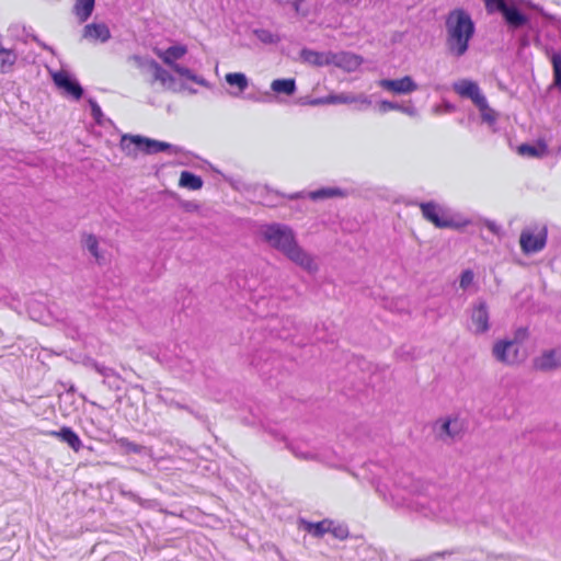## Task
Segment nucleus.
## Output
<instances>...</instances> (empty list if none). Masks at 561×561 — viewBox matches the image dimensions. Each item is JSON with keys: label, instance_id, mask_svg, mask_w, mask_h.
I'll use <instances>...</instances> for the list:
<instances>
[{"label": "nucleus", "instance_id": "obj_1", "mask_svg": "<svg viewBox=\"0 0 561 561\" xmlns=\"http://www.w3.org/2000/svg\"><path fill=\"white\" fill-rule=\"evenodd\" d=\"M390 503L428 518L447 520L451 517V505L440 497V491L435 485H424L420 481L412 482L404 490L396 489L390 494Z\"/></svg>", "mask_w": 561, "mask_h": 561}, {"label": "nucleus", "instance_id": "obj_2", "mask_svg": "<svg viewBox=\"0 0 561 561\" xmlns=\"http://www.w3.org/2000/svg\"><path fill=\"white\" fill-rule=\"evenodd\" d=\"M262 239L288 260L308 272H316L318 265L313 257L297 242L294 230L284 224H266L260 229Z\"/></svg>", "mask_w": 561, "mask_h": 561}, {"label": "nucleus", "instance_id": "obj_3", "mask_svg": "<svg viewBox=\"0 0 561 561\" xmlns=\"http://www.w3.org/2000/svg\"><path fill=\"white\" fill-rule=\"evenodd\" d=\"M445 26L447 51L455 58L462 57L476 33L473 20L466 10L455 9L448 13Z\"/></svg>", "mask_w": 561, "mask_h": 561}, {"label": "nucleus", "instance_id": "obj_4", "mask_svg": "<svg viewBox=\"0 0 561 561\" xmlns=\"http://www.w3.org/2000/svg\"><path fill=\"white\" fill-rule=\"evenodd\" d=\"M121 148L127 156H135L136 151L146 154H156L162 151L182 152L181 147L140 135H124L121 139Z\"/></svg>", "mask_w": 561, "mask_h": 561}, {"label": "nucleus", "instance_id": "obj_5", "mask_svg": "<svg viewBox=\"0 0 561 561\" xmlns=\"http://www.w3.org/2000/svg\"><path fill=\"white\" fill-rule=\"evenodd\" d=\"M420 208L423 217L437 228H458L460 226L435 202L421 203Z\"/></svg>", "mask_w": 561, "mask_h": 561}, {"label": "nucleus", "instance_id": "obj_6", "mask_svg": "<svg viewBox=\"0 0 561 561\" xmlns=\"http://www.w3.org/2000/svg\"><path fill=\"white\" fill-rule=\"evenodd\" d=\"M547 240V227H542L536 234L531 229L525 228L520 232L519 244L524 254H534L545 249Z\"/></svg>", "mask_w": 561, "mask_h": 561}, {"label": "nucleus", "instance_id": "obj_7", "mask_svg": "<svg viewBox=\"0 0 561 561\" xmlns=\"http://www.w3.org/2000/svg\"><path fill=\"white\" fill-rule=\"evenodd\" d=\"M471 330L476 334H483L490 329V313L489 307L485 300L478 299L470 312Z\"/></svg>", "mask_w": 561, "mask_h": 561}, {"label": "nucleus", "instance_id": "obj_8", "mask_svg": "<svg viewBox=\"0 0 561 561\" xmlns=\"http://www.w3.org/2000/svg\"><path fill=\"white\" fill-rule=\"evenodd\" d=\"M492 355L497 362L506 365H514L520 360L518 345L507 340L497 341L493 345Z\"/></svg>", "mask_w": 561, "mask_h": 561}, {"label": "nucleus", "instance_id": "obj_9", "mask_svg": "<svg viewBox=\"0 0 561 561\" xmlns=\"http://www.w3.org/2000/svg\"><path fill=\"white\" fill-rule=\"evenodd\" d=\"M453 90L460 96L470 99L476 106H484L485 95L481 92L477 82L462 79L453 84Z\"/></svg>", "mask_w": 561, "mask_h": 561}, {"label": "nucleus", "instance_id": "obj_10", "mask_svg": "<svg viewBox=\"0 0 561 561\" xmlns=\"http://www.w3.org/2000/svg\"><path fill=\"white\" fill-rule=\"evenodd\" d=\"M53 81L58 89L64 90L75 100H80L83 95V88L69 72L59 70L53 75Z\"/></svg>", "mask_w": 561, "mask_h": 561}, {"label": "nucleus", "instance_id": "obj_11", "mask_svg": "<svg viewBox=\"0 0 561 561\" xmlns=\"http://www.w3.org/2000/svg\"><path fill=\"white\" fill-rule=\"evenodd\" d=\"M378 85L387 91L396 94H409L417 90V84L410 76L400 79H381Z\"/></svg>", "mask_w": 561, "mask_h": 561}, {"label": "nucleus", "instance_id": "obj_12", "mask_svg": "<svg viewBox=\"0 0 561 561\" xmlns=\"http://www.w3.org/2000/svg\"><path fill=\"white\" fill-rule=\"evenodd\" d=\"M149 70L152 72L153 80L159 81L163 88L171 91H179L175 78L163 67H161L154 59L147 61Z\"/></svg>", "mask_w": 561, "mask_h": 561}, {"label": "nucleus", "instance_id": "obj_13", "mask_svg": "<svg viewBox=\"0 0 561 561\" xmlns=\"http://www.w3.org/2000/svg\"><path fill=\"white\" fill-rule=\"evenodd\" d=\"M363 62V58L350 51L333 53L331 65L342 68L348 72L356 70Z\"/></svg>", "mask_w": 561, "mask_h": 561}, {"label": "nucleus", "instance_id": "obj_14", "mask_svg": "<svg viewBox=\"0 0 561 561\" xmlns=\"http://www.w3.org/2000/svg\"><path fill=\"white\" fill-rule=\"evenodd\" d=\"M329 104H359L358 110L367 108L370 106L371 101L369 98L364 94H353V93H339V94H329Z\"/></svg>", "mask_w": 561, "mask_h": 561}, {"label": "nucleus", "instance_id": "obj_15", "mask_svg": "<svg viewBox=\"0 0 561 561\" xmlns=\"http://www.w3.org/2000/svg\"><path fill=\"white\" fill-rule=\"evenodd\" d=\"M48 435L58 438L60 442L67 444L75 453L84 448L79 435L69 426H62L58 431H50Z\"/></svg>", "mask_w": 561, "mask_h": 561}, {"label": "nucleus", "instance_id": "obj_16", "mask_svg": "<svg viewBox=\"0 0 561 561\" xmlns=\"http://www.w3.org/2000/svg\"><path fill=\"white\" fill-rule=\"evenodd\" d=\"M82 36L90 42L106 43L111 38V31L105 23H90L83 27Z\"/></svg>", "mask_w": 561, "mask_h": 561}, {"label": "nucleus", "instance_id": "obj_17", "mask_svg": "<svg viewBox=\"0 0 561 561\" xmlns=\"http://www.w3.org/2000/svg\"><path fill=\"white\" fill-rule=\"evenodd\" d=\"M505 23L514 30L520 28L525 26L529 19L526 14H524L516 5L507 4L504 10L501 12Z\"/></svg>", "mask_w": 561, "mask_h": 561}, {"label": "nucleus", "instance_id": "obj_18", "mask_svg": "<svg viewBox=\"0 0 561 561\" xmlns=\"http://www.w3.org/2000/svg\"><path fill=\"white\" fill-rule=\"evenodd\" d=\"M332 51H317L310 48L300 50V58L304 62L314 67H323L331 65Z\"/></svg>", "mask_w": 561, "mask_h": 561}, {"label": "nucleus", "instance_id": "obj_19", "mask_svg": "<svg viewBox=\"0 0 561 561\" xmlns=\"http://www.w3.org/2000/svg\"><path fill=\"white\" fill-rule=\"evenodd\" d=\"M561 366V351L551 350L545 352L535 359V367L541 371L553 370Z\"/></svg>", "mask_w": 561, "mask_h": 561}, {"label": "nucleus", "instance_id": "obj_20", "mask_svg": "<svg viewBox=\"0 0 561 561\" xmlns=\"http://www.w3.org/2000/svg\"><path fill=\"white\" fill-rule=\"evenodd\" d=\"M517 152L524 157L542 158L548 153V145L543 140L536 144H522L517 148Z\"/></svg>", "mask_w": 561, "mask_h": 561}, {"label": "nucleus", "instance_id": "obj_21", "mask_svg": "<svg viewBox=\"0 0 561 561\" xmlns=\"http://www.w3.org/2000/svg\"><path fill=\"white\" fill-rule=\"evenodd\" d=\"M378 110L380 113H387L389 111H400L411 117L419 115L417 108L410 102L409 104H399L397 102L382 100L378 103Z\"/></svg>", "mask_w": 561, "mask_h": 561}, {"label": "nucleus", "instance_id": "obj_22", "mask_svg": "<svg viewBox=\"0 0 561 561\" xmlns=\"http://www.w3.org/2000/svg\"><path fill=\"white\" fill-rule=\"evenodd\" d=\"M301 524L304 526V529L312 535L313 537L320 538L324 534L329 533L331 529V526L333 525V520L331 519H323L318 523L301 520Z\"/></svg>", "mask_w": 561, "mask_h": 561}, {"label": "nucleus", "instance_id": "obj_23", "mask_svg": "<svg viewBox=\"0 0 561 561\" xmlns=\"http://www.w3.org/2000/svg\"><path fill=\"white\" fill-rule=\"evenodd\" d=\"M94 5L95 0H76L72 11L79 22L83 23L91 16Z\"/></svg>", "mask_w": 561, "mask_h": 561}, {"label": "nucleus", "instance_id": "obj_24", "mask_svg": "<svg viewBox=\"0 0 561 561\" xmlns=\"http://www.w3.org/2000/svg\"><path fill=\"white\" fill-rule=\"evenodd\" d=\"M309 198L312 201L328 199L333 197H345L346 191L339 187H321L309 192Z\"/></svg>", "mask_w": 561, "mask_h": 561}, {"label": "nucleus", "instance_id": "obj_25", "mask_svg": "<svg viewBox=\"0 0 561 561\" xmlns=\"http://www.w3.org/2000/svg\"><path fill=\"white\" fill-rule=\"evenodd\" d=\"M187 49L184 45H173L167 48L163 53L159 54L160 58L169 67L176 64V60L186 54Z\"/></svg>", "mask_w": 561, "mask_h": 561}, {"label": "nucleus", "instance_id": "obj_26", "mask_svg": "<svg viewBox=\"0 0 561 561\" xmlns=\"http://www.w3.org/2000/svg\"><path fill=\"white\" fill-rule=\"evenodd\" d=\"M435 431L440 439L445 440L446 437L449 439H455L458 435V430L455 428V425L450 420H440L435 423Z\"/></svg>", "mask_w": 561, "mask_h": 561}, {"label": "nucleus", "instance_id": "obj_27", "mask_svg": "<svg viewBox=\"0 0 561 561\" xmlns=\"http://www.w3.org/2000/svg\"><path fill=\"white\" fill-rule=\"evenodd\" d=\"M203 180L190 171H182L180 175L179 185L188 190L197 191L203 187Z\"/></svg>", "mask_w": 561, "mask_h": 561}, {"label": "nucleus", "instance_id": "obj_28", "mask_svg": "<svg viewBox=\"0 0 561 561\" xmlns=\"http://www.w3.org/2000/svg\"><path fill=\"white\" fill-rule=\"evenodd\" d=\"M272 91L279 94L293 95L296 92V81L293 78L276 79L271 84Z\"/></svg>", "mask_w": 561, "mask_h": 561}, {"label": "nucleus", "instance_id": "obj_29", "mask_svg": "<svg viewBox=\"0 0 561 561\" xmlns=\"http://www.w3.org/2000/svg\"><path fill=\"white\" fill-rule=\"evenodd\" d=\"M225 79L230 87H236L239 93L244 92L249 87V79L242 72L227 73Z\"/></svg>", "mask_w": 561, "mask_h": 561}, {"label": "nucleus", "instance_id": "obj_30", "mask_svg": "<svg viewBox=\"0 0 561 561\" xmlns=\"http://www.w3.org/2000/svg\"><path fill=\"white\" fill-rule=\"evenodd\" d=\"M172 70H174L176 73H179L181 77L186 78L187 80H191L199 85L206 87L207 80L203 77H199L195 75L190 68L182 66L180 64H174L170 66Z\"/></svg>", "mask_w": 561, "mask_h": 561}, {"label": "nucleus", "instance_id": "obj_31", "mask_svg": "<svg viewBox=\"0 0 561 561\" xmlns=\"http://www.w3.org/2000/svg\"><path fill=\"white\" fill-rule=\"evenodd\" d=\"M253 34L261 43L266 45H276L280 42L279 35L274 34L266 28H255L253 30Z\"/></svg>", "mask_w": 561, "mask_h": 561}, {"label": "nucleus", "instance_id": "obj_32", "mask_svg": "<svg viewBox=\"0 0 561 561\" xmlns=\"http://www.w3.org/2000/svg\"><path fill=\"white\" fill-rule=\"evenodd\" d=\"M16 55L11 49H0V71L7 72L15 62Z\"/></svg>", "mask_w": 561, "mask_h": 561}, {"label": "nucleus", "instance_id": "obj_33", "mask_svg": "<svg viewBox=\"0 0 561 561\" xmlns=\"http://www.w3.org/2000/svg\"><path fill=\"white\" fill-rule=\"evenodd\" d=\"M288 448L299 459L312 460L316 458V454L301 444L290 443Z\"/></svg>", "mask_w": 561, "mask_h": 561}, {"label": "nucleus", "instance_id": "obj_34", "mask_svg": "<svg viewBox=\"0 0 561 561\" xmlns=\"http://www.w3.org/2000/svg\"><path fill=\"white\" fill-rule=\"evenodd\" d=\"M117 444L121 448L125 450L126 454H136L140 455L145 451L146 447L139 444H136L131 440H129L126 437H122L117 439Z\"/></svg>", "mask_w": 561, "mask_h": 561}, {"label": "nucleus", "instance_id": "obj_35", "mask_svg": "<svg viewBox=\"0 0 561 561\" xmlns=\"http://www.w3.org/2000/svg\"><path fill=\"white\" fill-rule=\"evenodd\" d=\"M83 245L96 261L101 260L102 256L99 252V241L94 234H87L83 240Z\"/></svg>", "mask_w": 561, "mask_h": 561}, {"label": "nucleus", "instance_id": "obj_36", "mask_svg": "<svg viewBox=\"0 0 561 561\" xmlns=\"http://www.w3.org/2000/svg\"><path fill=\"white\" fill-rule=\"evenodd\" d=\"M481 113V118L484 123L493 125L496 122L497 115L493 108L489 106L486 98H484V106H477Z\"/></svg>", "mask_w": 561, "mask_h": 561}, {"label": "nucleus", "instance_id": "obj_37", "mask_svg": "<svg viewBox=\"0 0 561 561\" xmlns=\"http://www.w3.org/2000/svg\"><path fill=\"white\" fill-rule=\"evenodd\" d=\"M170 368L174 371V373H180V371H183V373H191L194 368L193 366V363L187 359V358H183V357H179L176 358L171 365H170Z\"/></svg>", "mask_w": 561, "mask_h": 561}, {"label": "nucleus", "instance_id": "obj_38", "mask_svg": "<svg viewBox=\"0 0 561 561\" xmlns=\"http://www.w3.org/2000/svg\"><path fill=\"white\" fill-rule=\"evenodd\" d=\"M553 67V81L554 84L561 89V53H553L551 57Z\"/></svg>", "mask_w": 561, "mask_h": 561}, {"label": "nucleus", "instance_id": "obj_39", "mask_svg": "<svg viewBox=\"0 0 561 561\" xmlns=\"http://www.w3.org/2000/svg\"><path fill=\"white\" fill-rule=\"evenodd\" d=\"M88 103H89V106H90V110H91V115L93 117V119L95 121V123L98 125H103L105 121H107L100 107V105L98 104V102L94 100V99H89L88 100Z\"/></svg>", "mask_w": 561, "mask_h": 561}, {"label": "nucleus", "instance_id": "obj_40", "mask_svg": "<svg viewBox=\"0 0 561 561\" xmlns=\"http://www.w3.org/2000/svg\"><path fill=\"white\" fill-rule=\"evenodd\" d=\"M329 533L340 540L346 539L350 536L348 527L344 524H335V522H333Z\"/></svg>", "mask_w": 561, "mask_h": 561}, {"label": "nucleus", "instance_id": "obj_41", "mask_svg": "<svg viewBox=\"0 0 561 561\" xmlns=\"http://www.w3.org/2000/svg\"><path fill=\"white\" fill-rule=\"evenodd\" d=\"M474 280V273L470 268L462 271L459 277V286L463 290L468 289Z\"/></svg>", "mask_w": 561, "mask_h": 561}, {"label": "nucleus", "instance_id": "obj_42", "mask_svg": "<svg viewBox=\"0 0 561 561\" xmlns=\"http://www.w3.org/2000/svg\"><path fill=\"white\" fill-rule=\"evenodd\" d=\"M488 13L502 12L507 5L505 0H483Z\"/></svg>", "mask_w": 561, "mask_h": 561}, {"label": "nucleus", "instance_id": "obj_43", "mask_svg": "<svg viewBox=\"0 0 561 561\" xmlns=\"http://www.w3.org/2000/svg\"><path fill=\"white\" fill-rule=\"evenodd\" d=\"M528 337V329L525 327L518 328L514 332V339L507 340L508 342H515V345H518L519 343H523Z\"/></svg>", "mask_w": 561, "mask_h": 561}, {"label": "nucleus", "instance_id": "obj_44", "mask_svg": "<svg viewBox=\"0 0 561 561\" xmlns=\"http://www.w3.org/2000/svg\"><path fill=\"white\" fill-rule=\"evenodd\" d=\"M168 404L171 408H175L179 410H185V411L190 412L191 414H193L195 417L201 419V414L198 412H195L191 407L183 404L176 400L172 399L168 402Z\"/></svg>", "mask_w": 561, "mask_h": 561}, {"label": "nucleus", "instance_id": "obj_45", "mask_svg": "<svg viewBox=\"0 0 561 561\" xmlns=\"http://www.w3.org/2000/svg\"><path fill=\"white\" fill-rule=\"evenodd\" d=\"M103 383H105L110 389L112 390H121L122 386H121V377L119 375H115L113 377L110 378H105L103 380Z\"/></svg>", "mask_w": 561, "mask_h": 561}, {"label": "nucleus", "instance_id": "obj_46", "mask_svg": "<svg viewBox=\"0 0 561 561\" xmlns=\"http://www.w3.org/2000/svg\"><path fill=\"white\" fill-rule=\"evenodd\" d=\"M302 104L311 105V106L329 104V98L324 96V98L308 99V100L304 101Z\"/></svg>", "mask_w": 561, "mask_h": 561}, {"label": "nucleus", "instance_id": "obj_47", "mask_svg": "<svg viewBox=\"0 0 561 561\" xmlns=\"http://www.w3.org/2000/svg\"><path fill=\"white\" fill-rule=\"evenodd\" d=\"M485 227L495 236H501L502 228L492 220H485Z\"/></svg>", "mask_w": 561, "mask_h": 561}, {"label": "nucleus", "instance_id": "obj_48", "mask_svg": "<svg viewBox=\"0 0 561 561\" xmlns=\"http://www.w3.org/2000/svg\"><path fill=\"white\" fill-rule=\"evenodd\" d=\"M101 375L105 378H110L117 375V373L111 368V367H107V366H103L102 369H101Z\"/></svg>", "mask_w": 561, "mask_h": 561}, {"label": "nucleus", "instance_id": "obj_49", "mask_svg": "<svg viewBox=\"0 0 561 561\" xmlns=\"http://www.w3.org/2000/svg\"><path fill=\"white\" fill-rule=\"evenodd\" d=\"M262 357V354L255 355L251 362V364L255 367H257L262 373H265L264 367L260 365V359Z\"/></svg>", "mask_w": 561, "mask_h": 561}, {"label": "nucleus", "instance_id": "obj_50", "mask_svg": "<svg viewBox=\"0 0 561 561\" xmlns=\"http://www.w3.org/2000/svg\"><path fill=\"white\" fill-rule=\"evenodd\" d=\"M268 96H270V94L265 93L263 96L248 95L247 98L254 102H264L266 100V98H268Z\"/></svg>", "mask_w": 561, "mask_h": 561}, {"label": "nucleus", "instance_id": "obj_51", "mask_svg": "<svg viewBox=\"0 0 561 561\" xmlns=\"http://www.w3.org/2000/svg\"><path fill=\"white\" fill-rule=\"evenodd\" d=\"M123 494L125 496H127L128 499H130L131 501H134V502H139L140 501V497L136 493H134L133 491L123 492Z\"/></svg>", "mask_w": 561, "mask_h": 561}, {"label": "nucleus", "instance_id": "obj_52", "mask_svg": "<svg viewBox=\"0 0 561 561\" xmlns=\"http://www.w3.org/2000/svg\"><path fill=\"white\" fill-rule=\"evenodd\" d=\"M89 365L101 375V369L104 365L98 363L96 360H91Z\"/></svg>", "mask_w": 561, "mask_h": 561}, {"label": "nucleus", "instance_id": "obj_53", "mask_svg": "<svg viewBox=\"0 0 561 561\" xmlns=\"http://www.w3.org/2000/svg\"><path fill=\"white\" fill-rule=\"evenodd\" d=\"M304 2V0H295L293 1V8L294 10L299 13L300 12V7H301V3Z\"/></svg>", "mask_w": 561, "mask_h": 561}, {"label": "nucleus", "instance_id": "obj_54", "mask_svg": "<svg viewBox=\"0 0 561 561\" xmlns=\"http://www.w3.org/2000/svg\"><path fill=\"white\" fill-rule=\"evenodd\" d=\"M34 41L39 45L42 46L44 49H47L49 51H53V48L48 45H46L45 43H42L37 37H34Z\"/></svg>", "mask_w": 561, "mask_h": 561}, {"label": "nucleus", "instance_id": "obj_55", "mask_svg": "<svg viewBox=\"0 0 561 561\" xmlns=\"http://www.w3.org/2000/svg\"><path fill=\"white\" fill-rule=\"evenodd\" d=\"M376 490H377V492H378V493H380V494L383 496V499H385V500H387L383 488H381L380 485H378V486L376 488Z\"/></svg>", "mask_w": 561, "mask_h": 561}, {"label": "nucleus", "instance_id": "obj_56", "mask_svg": "<svg viewBox=\"0 0 561 561\" xmlns=\"http://www.w3.org/2000/svg\"><path fill=\"white\" fill-rule=\"evenodd\" d=\"M453 108H454V106H453L451 104H446V110H447V111H450V110H453Z\"/></svg>", "mask_w": 561, "mask_h": 561}, {"label": "nucleus", "instance_id": "obj_57", "mask_svg": "<svg viewBox=\"0 0 561 561\" xmlns=\"http://www.w3.org/2000/svg\"><path fill=\"white\" fill-rule=\"evenodd\" d=\"M297 197H299L298 193L290 196L291 199L297 198Z\"/></svg>", "mask_w": 561, "mask_h": 561}, {"label": "nucleus", "instance_id": "obj_58", "mask_svg": "<svg viewBox=\"0 0 561 561\" xmlns=\"http://www.w3.org/2000/svg\"><path fill=\"white\" fill-rule=\"evenodd\" d=\"M0 49H5V48L0 44Z\"/></svg>", "mask_w": 561, "mask_h": 561}]
</instances>
